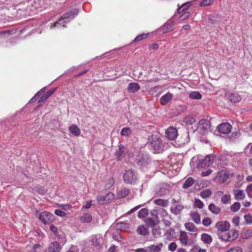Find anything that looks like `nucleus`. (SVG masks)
I'll return each instance as SVG.
<instances>
[{"instance_id": "1", "label": "nucleus", "mask_w": 252, "mask_h": 252, "mask_svg": "<svg viewBox=\"0 0 252 252\" xmlns=\"http://www.w3.org/2000/svg\"><path fill=\"white\" fill-rule=\"evenodd\" d=\"M79 10L77 8H74L68 12H66L65 14L63 15L58 21L52 24L51 28H52L53 27H58L59 25L61 26L62 25H63V27H64V24L73 19L77 16Z\"/></svg>"}, {"instance_id": "2", "label": "nucleus", "mask_w": 252, "mask_h": 252, "mask_svg": "<svg viewBox=\"0 0 252 252\" xmlns=\"http://www.w3.org/2000/svg\"><path fill=\"white\" fill-rule=\"evenodd\" d=\"M150 148L154 153H160L163 149L161 139L157 135H152L150 140Z\"/></svg>"}, {"instance_id": "3", "label": "nucleus", "mask_w": 252, "mask_h": 252, "mask_svg": "<svg viewBox=\"0 0 252 252\" xmlns=\"http://www.w3.org/2000/svg\"><path fill=\"white\" fill-rule=\"evenodd\" d=\"M55 217L53 214L44 211L39 214V219L44 224L50 223L54 220Z\"/></svg>"}, {"instance_id": "4", "label": "nucleus", "mask_w": 252, "mask_h": 252, "mask_svg": "<svg viewBox=\"0 0 252 252\" xmlns=\"http://www.w3.org/2000/svg\"><path fill=\"white\" fill-rule=\"evenodd\" d=\"M215 158V156L214 155H207L198 163L197 167L198 168H204L206 166H209L213 163Z\"/></svg>"}, {"instance_id": "5", "label": "nucleus", "mask_w": 252, "mask_h": 252, "mask_svg": "<svg viewBox=\"0 0 252 252\" xmlns=\"http://www.w3.org/2000/svg\"><path fill=\"white\" fill-rule=\"evenodd\" d=\"M114 198V194L113 193L108 192L105 196L101 195H98L97 197V201L99 204H103L105 203H109Z\"/></svg>"}, {"instance_id": "6", "label": "nucleus", "mask_w": 252, "mask_h": 252, "mask_svg": "<svg viewBox=\"0 0 252 252\" xmlns=\"http://www.w3.org/2000/svg\"><path fill=\"white\" fill-rule=\"evenodd\" d=\"M123 178L125 182L127 184L135 183L136 180V177L132 170L126 171Z\"/></svg>"}, {"instance_id": "7", "label": "nucleus", "mask_w": 252, "mask_h": 252, "mask_svg": "<svg viewBox=\"0 0 252 252\" xmlns=\"http://www.w3.org/2000/svg\"><path fill=\"white\" fill-rule=\"evenodd\" d=\"M165 136L169 140H174L178 135V131L176 127H168L166 130Z\"/></svg>"}, {"instance_id": "8", "label": "nucleus", "mask_w": 252, "mask_h": 252, "mask_svg": "<svg viewBox=\"0 0 252 252\" xmlns=\"http://www.w3.org/2000/svg\"><path fill=\"white\" fill-rule=\"evenodd\" d=\"M229 227V223L227 221H219L216 224V228L217 229L218 233L228 231Z\"/></svg>"}, {"instance_id": "9", "label": "nucleus", "mask_w": 252, "mask_h": 252, "mask_svg": "<svg viewBox=\"0 0 252 252\" xmlns=\"http://www.w3.org/2000/svg\"><path fill=\"white\" fill-rule=\"evenodd\" d=\"M229 176V172L222 170L218 173L216 177V179L220 183L225 182L227 181Z\"/></svg>"}, {"instance_id": "10", "label": "nucleus", "mask_w": 252, "mask_h": 252, "mask_svg": "<svg viewBox=\"0 0 252 252\" xmlns=\"http://www.w3.org/2000/svg\"><path fill=\"white\" fill-rule=\"evenodd\" d=\"M179 240L181 243L185 246L192 244L191 240L188 239V235L186 232L182 231L180 232Z\"/></svg>"}, {"instance_id": "11", "label": "nucleus", "mask_w": 252, "mask_h": 252, "mask_svg": "<svg viewBox=\"0 0 252 252\" xmlns=\"http://www.w3.org/2000/svg\"><path fill=\"white\" fill-rule=\"evenodd\" d=\"M211 130L214 131V134L219 135L220 134H226L231 131L230 127H210Z\"/></svg>"}, {"instance_id": "12", "label": "nucleus", "mask_w": 252, "mask_h": 252, "mask_svg": "<svg viewBox=\"0 0 252 252\" xmlns=\"http://www.w3.org/2000/svg\"><path fill=\"white\" fill-rule=\"evenodd\" d=\"M126 148L123 145H120L119 146V150L115 152V156L117 160H121L124 157H125L126 153Z\"/></svg>"}, {"instance_id": "13", "label": "nucleus", "mask_w": 252, "mask_h": 252, "mask_svg": "<svg viewBox=\"0 0 252 252\" xmlns=\"http://www.w3.org/2000/svg\"><path fill=\"white\" fill-rule=\"evenodd\" d=\"M61 249L62 247L59 243L55 241L49 244L47 252H60Z\"/></svg>"}, {"instance_id": "14", "label": "nucleus", "mask_w": 252, "mask_h": 252, "mask_svg": "<svg viewBox=\"0 0 252 252\" xmlns=\"http://www.w3.org/2000/svg\"><path fill=\"white\" fill-rule=\"evenodd\" d=\"M226 97L232 103H236L241 100V96L237 93H228L226 94Z\"/></svg>"}, {"instance_id": "15", "label": "nucleus", "mask_w": 252, "mask_h": 252, "mask_svg": "<svg viewBox=\"0 0 252 252\" xmlns=\"http://www.w3.org/2000/svg\"><path fill=\"white\" fill-rule=\"evenodd\" d=\"M174 22L172 21H168L165 23L160 28V31L163 33L170 32L173 30Z\"/></svg>"}, {"instance_id": "16", "label": "nucleus", "mask_w": 252, "mask_h": 252, "mask_svg": "<svg viewBox=\"0 0 252 252\" xmlns=\"http://www.w3.org/2000/svg\"><path fill=\"white\" fill-rule=\"evenodd\" d=\"M102 242V236L100 234L96 235L92 237L91 245L94 247H99Z\"/></svg>"}, {"instance_id": "17", "label": "nucleus", "mask_w": 252, "mask_h": 252, "mask_svg": "<svg viewBox=\"0 0 252 252\" xmlns=\"http://www.w3.org/2000/svg\"><path fill=\"white\" fill-rule=\"evenodd\" d=\"M56 88H52L46 93H45L42 95L41 96V97L39 98V99L38 101V103H40L44 101L45 100H46L48 98H49L51 95H52L56 91Z\"/></svg>"}, {"instance_id": "18", "label": "nucleus", "mask_w": 252, "mask_h": 252, "mask_svg": "<svg viewBox=\"0 0 252 252\" xmlns=\"http://www.w3.org/2000/svg\"><path fill=\"white\" fill-rule=\"evenodd\" d=\"M173 94L170 93H167L162 96L160 99V104L162 105H166L172 98Z\"/></svg>"}, {"instance_id": "19", "label": "nucleus", "mask_w": 252, "mask_h": 252, "mask_svg": "<svg viewBox=\"0 0 252 252\" xmlns=\"http://www.w3.org/2000/svg\"><path fill=\"white\" fill-rule=\"evenodd\" d=\"M140 89V85L137 83H130L127 86V91L129 93H135Z\"/></svg>"}, {"instance_id": "20", "label": "nucleus", "mask_w": 252, "mask_h": 252, "mask_svg": "<svg viewBox=\"0 0 252 252\" xmlns=\"http://www.w3.org/2000/svg\"><path fill=\"white\" fill-rule=\"evenodd\" d=\"M235 199L237 200H243L245 197V193L243 190L235 189L233 191Z\"/></svg>"}, {"instance_id": "21", "label": "nucleus", "mask_w": 252, "mask_h": 252, "mask_svg": "<svg viewBox=\"0 0 252 252\" xmlns=\"http://www.w3.org/2000/svg\"><path fill=\"white\" fill-rule=\"evenodd\" d=\"M116 228L121 231H127L129 229V224L125 222H119L116 224Z\"/></svg>"}, {"instance_id": "22", "label": "nucleus", "mask_w": 252, "mask_h": 252, "mask_svg": "<svg viewBox=\"0 0 252 252\" xmlns=\"http://www.w3.org/2000/svg\"><path fill=\"white\" fill-rule=\"evenodd\" d=\"M79 220L83 223H89L92 221V217L89 213H84L80 216Z\"/></svg>"}, {"instance_id": "23", "label": "nucleus", "mask_w": 252, "mask_h": 252, "mask_svg": "<svg viewBox=\"0 0 252 252\" xmlns=\"http://www.w3.org/2000/svg\"><path fill=\"white\" fill-rule=\"evenodd\" d=\"M163 247L162 243H159L157 245H151L148 247L149 252H159Z\"/></svg>"}, {"instance_id": "24", "label": "nucleus", "mask_w": 252, "mask_h": 252, "mask_svg": "<svg viewBox=\"0 0 252 252\" xmlns=\"http://www.w3.org/2000/svg\"><path fill=\"white\" fill-rule=\"evenodd\" d=\"M137 232L140 235H143V236H146L148 235L149 231L148 229L144 225H140L137 228Z\"/></svg>"}, {"instance_id": "25", "label": "nucleus", "mask_w": 252, "mask_h": 252, "mask_svg": "<svg viewBox=\"0 0 252 252\" xmlns=\"http://www.w3.org/2000/svg\"><path fill=\"white\" fill-rule=\"evenodd\" d=\"M218 236L220 239L223 241H230V232L228 230L222 232H219Z\"/></svg>"}, {"instance_id": "26", "label": "nucleus", "mask_w": 252, "mask_h": 252, "mask_svg": "<svg viewBox=\"0 0 252 252\" xmlns=\"http://www.w3.org/2000/svg\"><path fill=\"white\" fill-rule=\"evenodd\" d=\"M208 209L211 213L215 215L219 214L221 212V209L216 206L213 203H211L208 207Z\"/></svg>"}, {"instance_id": "27", "label": "nucleus", "mask_w": 252, "mask_h": 252, "mask_svg": "<svg viewBox=\"0 0 252 252\" xmlns=\"http://www.w3.org/2000/svg\"><path fill=\"white\" fill-rule=\"evenodd\" d=\"M184 209V206L182 204H177L174 207H171L170 211L174 215L179 214Z\"/></svg>"}, {"instance_id": "28", "label": "nucleus", "mask_w": 252, "mask_h": 252, "mask_svg": "<svg viewBox=\"0 0 252 252\" xmlns=\"http://www.w3.org/2000/svg\"><path fill=\"white\" fill-rule=\"evenodd\" d=\"M201 239L206 244H210L212 242L211 236L207 233L202 234L201 236Z\"/></svg>"}, {"instance_id": "29", "label": "nucleus", "mask_w": 252, "mask_h": 252, "mask_svg": "<svg viewBox=\"0 0 252 252\" xmlns=\"http://www.w3.org/2000/svg\"><path fill=\"white\" fill-rule=\"evenodd\" d=\"M190 215L193 221L196 224H199L201 222L200 216L198 213L195 212H192Z\"/></svg>"}, {"instance_id": "30", "label": "nucleus", "mask_w": 252, "mask_h": 252, "mask_svg": "<svg viewBox=\"0 0 252 252\" xmlns=\"http://www.w3.org/2000/svg\"><path fill=\"white\" fill-rule=\"evenodd\" d=\"M185 226L186 229L189 231L196 232L197 230L195 225L191 222L185 223Z\"/></svg>"}, {"instance_id": "31", "label": "nucleus", "mask_w": 252, "mask_h": 252, "mask_svg": "<svg viewBox=\"0 0 252 252\" xmlns=\"http://www.w3.org/2000/svg\"><path fill=\"white\" fill-rule=\"evenodd\" d=\"M202 96V94L197 91H192L189 94V98L193 99H200Z\"/></svg>"}, {"instance_id": "32", "label": "nucleus", "mask_w": 252, "mask_h": 252, "mask_svg": "<svg viewBox=\"0 0 252 252\" xmlns=\"http://www.w3.org/2000/svg\"><path fill=\"white\" fill-rule=\"evenodd\" d=\"M129 193V189L126 188H122L118 192V197L123 198Z\"/></svg>"}, {"instance_id": "33", "label": "nucleus", "mask_w": 252, "mask_h": 252, "mask_svg": "<svg viewBox=\"0 0 252 252\" xmlns=\"http://www.w3.org/2000/svg\"><path fill=\"white\" fill-rule=\"evenodd\" d=\"M194 182V180L192 177H189L185 182L183 185V188L186 189L191 187Z\"/></svg>"}, {"instance_id": "34", "label": "nucleus", "mask_w": 252, "mask_h": 252, "mask_svg": "<svg viewBox=\"0 0 252 252\" xmlns=\"http://www.w3.org/2000/svg\"><path fill=\"white\" fill-rule=\"evenodd\" d=\"M191 6V2H186L177 9L178 13H181L188 9Z\"/></svg>"}, {"instance_id": "35", "label": "nucleus", "mask_w": 252, "mask_h": 252, "mask_svg": "<svg viewBox=\"0 0 252 252\" xmlns=\"http://www.w3.org/2000/svg\"><path fill=\"white\" fill-rule=\"evenodd\" d=\"M146 224L150 227H154L156 225L155 220L153 218H148L145 220Z\"/></svg>"}, {"instance_id": "36", "label": "nucleus", "mask_w": 252, "mask_h": 252, "mask_svg": "<svg viewBox=\"0 0 252 252\" xmlns=\"http://www.w3.org/2000/svg\"><path fill=\"white\" fill-rule=\"evenodd\" d=\"M148 215V210L146 208H142L140 210L138 213V217L139 218H146Z\"/></svg>"}, {"instance_id": "37", "label": "nucleus", "mask_w": 252, "mask_h": 252, "mask_svg": "<svg viewBox=\"0 0 252 252\" xmlns=\"http://www.w3.org/2000/svg\"><path fill=\"white\" fill-rule=\"evenodd\" d=\"M212 194V191L209 189H206L200 192V196L203 198H206L207 197H209L210 195H211Z\"/></svg>"}, {"instance_id": "38", "label": "nucleus", "mask_w": 252, "mask_h": 252, "mask_svg": "<svg viewBox=\"0 0 252 252\" xmlns=\"http://www.w3.org/2000/svg\"><path fill=\"white\" fill-rule=\"evenodd\" d=\"M149 34V33H143V34H141L138 35L134 38V39L132 41V42H139V41H141L142 40H143L144 39L146 38L148 36Z\"/></svg>"}, {"instance_id": "39", "label": "nucleus", "mask_w": 252, "mask_h": 252, "mask_svg": "<svg viewBox=\"0 0 252 252\" xmlns=\"http://www.w3.org/2000/svg\"><path fill=\"white\" fill-rule=\"evenodd\" d=\"M195 121V119L191 116H188L185 118L184 122L185 124L188 125H191Z\"/></svg>"}, {"instance_id": "40", "label": "nucleus", "mask_w": 252, "mask_h": 252, "mask_svg": "<svg viewBox=\"0 0 252 252\" xmlns=\"http://www.w3.org/2000/svg\"><path fill=\"white\" fill-rule=\"evenodd\" d=\"M211 119H210V120H208L207 119H203L200 120L198 123V126H211V123L210 120Z\"/></svg>"}, {"instance_id": "41", "label": "nucleus", "mask_w": 252, "mask_h": 252, "mask_svg": "<svg viewBox=\"0 0 252 252\" xmlns=\"http://www.w3.org/2000/svg\"><path fill=\"white\" fill-rule=\"evenodd\" d=\"M154 203L158 205L165 207L167 205V201L161 199H157L154 200Z\"/></svg>"}, {"instance_id": "42", "label": "nucleus", "mask_w": 252, "mask_h": 252, "mask_svg": "<svg viewBox=\"0 0 252 252\" xmlns=\"http://www.w3.org/2000/svg\"><path fill=\"white\" fill-rule=\"evenodd\" d=\"M69 131L75 136H78L80 134V130L79 127H69Z\"/></svg>"}, {"instance_id": "43", "label": "nucleus", "mask_w": 252, "mask_h": 252, "mask_svg": "<svg viewBox=\"0 0 252 252\" xmlns=\"http://www.w3.org/2000/svg\"><path fill=\"white\" fill-rule=\"evenodd\" d=\"M241 207V204L238 202H236L230 206V210L233 212H237Z\"/></svg>"}, {"instance_id": "44", "label": "nucleus", "mask_w": 252, "mask_h": 252, "mask_svg": "<svg viewBox=\"0 0 252 252\" xmlns=\"http://www.w3.org/2000/svg\"><path fill=\"white\" fill-rule=\"evenodd\" d=\"M229 232H230V241L235 240L239 236V231L237 230H231Z\"/></svg>"}, {"instance_id": "45", "label": "nucleus", "mask_w": 252, "mask_h": 252, "mask_svg": "<svg viewBox=\"0 0 252 252\" xmlns=\"http://www.w3.org/2000/svg\"><path fill=\"white\" fill-rule=\"evenodd\" d=\"M230 200V195L229 194L223 195L221 199V203L223 204H226L228 203Z\"/></svg>"}, {"instance_id": "46", "label": "nucleus", "mask_w": 252, "mask_h": 252, "mask_svg": "<svg viewBox=\"0 0 252 252\" xmlns=\"http://www.w3.org/2000/svg\"><path fill=\"white\" fill-rule=\"evenodd\" d=\"M131 133V130L128 127H125L123 128L121 131L122 135L127 136L129 135Z\"/></svg>"}, {"instance_id": "47", "label": "nucleus", "mask_w": 252, "mask_h": 252, "mask_svg": "<svg viewBox=\"0 0 252 252\" xmlns=\"http://www.w3.org/2000/svg\"><path fill=\"white\" fill-rule=\"evenodd\" d=\"M114 180L113 178H110L106 181V183L105 185V188L107 189H110L112 187L114 184Z\"/></svg>"}, {"instance_id": "48", "label": "nucleus", "mask_w": 252, "mask_h": 252, "mask_svg": "<svg viewBox=\"0 0 252 252\" xmlns=\"http://www.w3.org/2000/svg\"><path fill=\"white\" fill-rule=\"evenodd\" d=\"M194 206L199 209H202L204 207V204L200 199H195Z\"/></svg>"}, {"instance_id": "49", "label": "nucleus", "mask_w": 252, "mask_h": 252, "mask_svg": "<svg viewBox=\"0 0 252 252\" xmlns=\"http://www.w3.org/2000/svg\"><path fill=\"white\" fill-rule=\"evenodd\" d=\"M212 222V219L209 217H206L202 220V224L205 226H209Z\"/></svg>"}, {"instance_id": "50", "label": "nucleus", "mask_w": 252, "mask_h": 252, "mask_svg": "<svg viewBox=\"0 0 252 252\" xmlns=\"http://www.w3.org/2000/svg\"><path fill=\"white\" fill-rule=\"evenodd\" d=\"M214 0H204L200 3L201 6H208L212 4Z\"/></svg>"}, {"instance_id": "51", "label": "nucleus", "mask_w": 252, "mask_h": 252, "mask_svg": "<svg viewBox=\"0 0 252 252\" xmlns=\"http://www.w3.org/2000/svg\"><path fill=\"white\" fill-rule=\"evenodd\" d=\"M189 16L190 13L188 11H185L180 16L179 20L180 21H183L189 18Z\"/></svg>"}, {"instance_id": "52", "label": "nucleus", "mask_w": 252, "mask_h": 252, "mask_svg": "<svg viewBox=\"0 0 252 252\" xmlns=\"http://www.w3.org/2000/svg\"><path fill=\"white\" fill-rule=\"evenodd\" d=\"M177 244L175 242H172L168 245V250L174 252L177 248Z\"/></svg>"}, {"instance_id": "53", "label": "nucleus", "mask_w": 252, "mask_h": 252, "mask_svg": "<svg viewBox=\"0 0 252 252\" xmlns=\"http://www.w3.org/2000/svg\"><path fill=\"white\" fill-rule=\"evenodd\" d=\"M244 219L247 223L251 224L252 223V218L250 214L246 215L244 216Z\"/></svg>"}, {"instance_id": "54", "label": "nucleus", "mask_w": 252, "mask_h": 252, "mask_svg": "<svg viewBox=\"0 0 252 252\" xmlns=\"http://www.w3.org/2000/svg\"><path fill=\"white\" fill-rule=\"evenodd\" d=\"M55 214L59 216L63 217H65L66 215V214L63 211H62L61 210L57 209L55 211Z\"/></svg>"}, {"instance_id": "55", "label": "nucleus", "mask_w": 252, "mask_h": 252, "mask_svg": "<svg viewBox=\"0 0 252 252\" xmlns=\"http://www.w3.org/2000/svg\"><path fill=\"white\" fill-rule=\"evenodd\" d=\"M246 191L248 196L252 198V184L247 186Z\"/></svg>"}, {"instance_id": "56", "label": "nucleus", "mask_w": 252, "mask_h": 252, "mask_svg": "<svg viewBox=\"0 0 252 252\" xmlns=\"http://www.w3.org/2000/svg\"><path fill=\"white\" fill-rule=\"evenodd\" d=\"M50 229L51 231L53 233L54 235L55 236H58L59 233L58 231L57 227L53 225H51L50 227Z\"/></svg>"}, {"instance_id": "57", "label": "nucleus", "mask_w": 252, "mask_h": 252, "mask_svg": "<svg viewBox=\"0 0 252 252\" xmlns=\"http://www.w3.org/2000/svg\"><path fill=\"white\" fill-rule=\"evenodd\" d=\"M242 249L240 247H236L230 249L226 252H242Z\"/></svg>"}, {"instance_id": "58", "label": "nucleus", "mask_w": 252, "mask_h": 252, "mask_svg": "<svg viewBox=\"0 0 252 252\" xmlns=\"http://www.w3.org/2000/svg\"><path fill=\"white\" fill-rule=\"evenodd\" d=\"M231 121L232 123L229 122H224L219 124L217 126H232V125H235L234 122L232 121L231 120Z\"/></svg>"}, {"instance_id": "59", "label": "nucleus", "mask_w": 252, "mask_h": 252, "mask_svg": "<svg viewBox=\"0 0 252 252\" xmlns=\"http://www.w3.org/2000/svg\"><path fill=\"white\" fill-rule=\"evenodd\" d=\"M92 201L89 200L85 202V203L83 205L82 208L89 209L92 206Z\"/></svg>"}, {"instance_id": "60", "label": "nucleus", "mask_w": 252, "mask_h": 252, "mask_svg": "<svg viewBox=\"0 0 252 252\" xmlns=\"http://www.w3.org/2000/svg\"><path fill=\"white\" fill-rule=\"evenodd\" d=\"M212 173V170L209 169L206 171H203L201 173V175L202 176H208L210 174H211Z\"/></svg>"}, {"instance_id": "61", "label": "nucleus", "mask_w": 252, "mask_h": 252, "mask_svg": "<svg viewBox=\"0 0 252 252\" xmlns=\"http://www.w3.org/2000/svg\"><path fill=\"white\" fill-rule=\"evenodd\" d=\"M239 217H235L232 219V222L236 225L238 226L239 224Z\"/></svg>"}, {"instance_id": "62", "label": "nucleus", "mask_w": 252, "mask_h": 252, "mask_svg": "<svg viewBox=\"0 0 252 252\" xmlns=\"http://www.w3.org/2000/svg\"><path fill=\"white\" fill-rule=\"evenodd\" d=\"M39 95L37 93L31 98L30 102H33L35 101L39 97Z\"/></svg>"}, {"instance_id": "63", "label": "nucleus", "mask_w": 252, "mask_h": 252, "mask_svg": "<svg viewBox=\"0 0 252 252\" xmlns=\"http://www.w3.org/2000/svg\"><path fill=\"white\" fill-rule=\"evenodd\" d=\"M140 206H141L140 205H138V206H137L134 207L133 208L131 209L129 211H128L127 213V214H130L133 213L135 211L137 210L140 207Z\"/></svg>"}, {"instance_id": "64", "label": "nucleus", "mask_w": 252, "mask_h": 252, "mask_svg": "<svg viewBox=\"0 0 252 252\" xmlns=\"http://www.w3.org/2000/svg\"><path fill=\"white\" fill-rule=\"evenodd\" d=\"M135 251L136 252H148L149 250L147 247L146 249H145L144 248H138Z\"/></svg>"}]
</instances>
